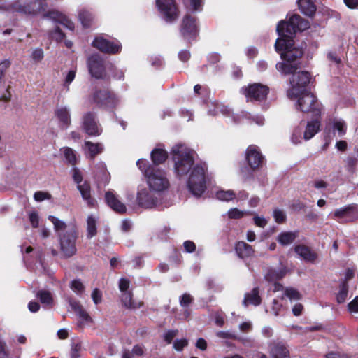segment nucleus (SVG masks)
Wrapping results in <instances>:
<instances>
[{
  "label": "nucleus",
  "instance_id": "1",
  "mask_svg": "<svg viewBox=\"0 0 358 358\" xmlns=\"http://www.w3.org/2000/svg\"><path fill=\"white\" fill-rule=\"evenodd\" d=\"M309 28V22L298 14L292 15L287 21L278 22L276 31L279 36L275 43V51L286 62H278L276 69L284 75L296 73L300 69L299 64L292 62L301 59L304 54V49L294 45V38L298 31H303Z\"/></svg>",
  "mask_w": 358,
  "mask_h": 358
},
{
  "label": "nucleus",
  "instance_id": "2",
  "mask_svg": "<svg viewBox=\"0 0 358 358\" xmlns=\"http://www.w3.org/2000/svg\"><path fill=\"white\" fill-rule=\"evenodd\" d=\"M136 165L143 174L150 190L162 192L169 188L170 182L164 170L151 165L145 159H138Z\"/></svg>",
  "mask_w": 358,
  "mask_h": 358
},
{
  "label": "nucleus",
  "instance_id": "3",
  "mask_svg": "<svg viewBox=\"0 0 358 358\" xmlns=\"http://www.w3.org/2000/svg\"><path fill=\"white\" fill-rule=\"evenodd\" d=\"M212 176L208 173L205 163L196 164L190 170L187 182L189 192L196 198H201L207 189V185L211 183Z\"/></svg>",
  "mask_w": 358,
  "mask_h": 358
},
{
  "label": "nucleus",
  "instance_id": "4",
  "mask_svg": "<svg viewBox=\"0 0 358 358\" xmlns=\"http://www.w3.org/2000/svg\"><path fill=\"white\" fill-rule=\"evenodd\" d=\"M45 10V3L41 0H17L12 3L0 2V11L17 13L21 15L35 16Z\"/></svg>",
  "mask_w": 358,
  "mask_h": 358
},
{
  "label": "nucleus",
  "instance_id": "5",
  "mask_svg": "<svg viewBox=\"0 0 358 358\" xmlns=\"http://www.w3.org/2000/svg\"><path fill=\"white\" fill-rule=\"evenodd\" d=\"M296 109L303 113L310 114L312 118H321L322 104L317 96L310 92L301 93L297 96Z\"/></svg>",
  "mask_w": 358,
  "mask_h": 358
},
{
  "label": "nucleus",
  "instance_id": "6",
  "mask_svg": "<svg viewBox=\"0 0 358 358\" xmlns=\"http://www.w3.org/2000/svg\"><path fill=\"white\" fill-rule=\"evenodd\" d=\"M311 75L308 71H301L296 73H293L289 79L291 88L287 92V96L291 99H294L301 93L308 92L306 87L310 83Z\"/></svg>",
  "mask_w": 358,
  "mask_h": 358
},
{
  "label": "nucleus",
  "instance_id": "7",
  "mask_svg": "<svg viewBox=\"0 0 358 358\" xmlns=\"http://www.w3.org/2000/svg\"><path fill=\"white\" fill-rule=\"evenodd\" d=\"M195 14L187 12L180 25V33L188 43L195 41L199 33V21Z\"/></svg>",
  "mask_w": 358,
  "mask_h": 358
},
{
  "label": "nucleus",
  "instance_id": "8",
  "mask_svg": "<svg viewBox=\"0 0 358 358\" xmlns=\"http://www.w3.org/2000/svg\"><path fill=\"white\" fill-rule=\"evenodd\" d=\"M59 241L62 252L66 257H71L76 252V241L78 232L72 228L63 234H59Z\"/></svg>",
  "mask_w": 358,
  "mask_h": 358
},
{
  "label": "nucleus",
  "instance_id": "9",
  "mask_svg": "<svg viewBox=\"0 0 358 358\" xmlns=\"http://www.w3.org/2000/svg\"><path fill=\"white\" fill-rule=\"evenodd\" d=\"M241 91L248 101L261 102L267 99L270 89L266 85L255 83L242 87Z\"/></svg>",
  "mask_w": 358,
  "mask_h": 358
},
{
  "label": "nucleus",
  "instance_id": "10",
  "mask_svg": "<svg viewBox=\"0 0 358 358\" xmlns=\"http://www.w3.org/2000/svg\"><path fill=\"white\" fill-rule=\"evenodd\" d=\"M245 161L252 171L262 168L265 163V158L259 148L256 145H250L245 153Z\"/></svg>",
  "mask_w": 358,
  "mask_h": 358
},
{
  "label": "nucleus",
  "instance_id": "11",
  "mask_svg": "<svg viewBox=\"0 0 358 358\" xmlns=\"http://www.w3.org/2000/svg\"><path fill=\"white\" fill-rule=\"evenodd\" d=\"M197 157L198 155L194 150L180 143V176L187 173L194 166V164Z\"/></svg>",
  "mask_w": 358,
  "mask_h": 358
},
{
  "label": "nucleus",
  "instance_id": "12",
  "mask_svg": "<svg viewBox=\"0 0 358 358\" xmlns=\"http://www.w3.org/2000/svg\"><path fill=\"white\" fill-rule=\"evenodd\" d=\"M92 99L99 106L106 108H115L120 101L113 93L106 90L96 91Z\"/></svg>",
  "mask_w": 358,
  "mask_h": 358
},
{
  "label": "nucleus",
  "instance_id": "13",
  "mask_svg": "<svg viewBox=\"0 0 358 358\" xmlns=\"http://www.w3.org/2000/svg\"><path fill=\"white\" fill-rule=\"evenodd\" d=\"M148 189L143 185L138 187L136 202L139 206L144 208H152L157 206V198Z\"/></svg>",
  "mask_w": 358,
  "mask_h": 358
},
{
  "label": "nucleus",
  "instance_id": "14",
  "mask_svg": "<svg viewBox=\"0 0 358 358\" xmlns=\"http://www.w3.org/2000/svg\"><path fill=\"white\" fill-rule=\"evenodd\" d=\"M82 127L83 130L90 136H99L102 129L96 120V114L87 112L83 116Z\"/></svg>",
  "mask_w": 358,
  "mask_h": 358
},
{
  "label": "nucleus",
  "instance_id": "15",
  "mask_svg": "<svg viewBox=\"0 0 358 358\" xmlns=\"http://www.w3.org/2000/svg\"><path fill=\"white\" fill-rule=\"evenodd\" d=\"M156 4L166 22L176 20L177 8L173 0H156Z\"/></svg>",
  "mask_w": 358,
  "mask_h": 358
},
{
  "label": "nucleus",
  "instance_id": "16",
  "mask_svg": "<svg viewBox=\"0 0 358 358\" xmlns=\"http://www.w3.org/2000/svg\"><path fill=\"white\" fill-rule=\"evenodd\" d=\"M92 44L94 48L106 53H117L120 51L122 48L119 42L110 41L104 38L103 36L96 37Z\"/></svg>",
  "mask_w": 358,
  "mask_h": 358
},
{
  "label": "nucleus",
  "instance_id": "17",
  "mask_svg": "<svg viewBox=\"0 0 358 358\" xmlns=\"http://www.w3.org/2000/svg\"><path fill=\"white\" fill-rule=\"evenodd\" d=\"M87 66L92 76L96 78H102L105 68L103 61L99 55H91L87 59Z\"/></svg>",
  "mask_w": 358,
  "mask_h": 358
},
{
  "label": "nucleus",
  "instance_id": "18",
  "mask_svg": "<svg viewBox=\"0 0 358 358\" xmlns=\"http://www.w3.org/2000/svg\"><path fill=\"white\" fill-rule=\"evenodd\" d=\"M334 216L336 218L347 217L349 221H354L358 218V205L352 203L336 209Z\"/></svg>",
  "mask_w": 358,
  "mask_h": 358
},
{
  "label": "nucleus",
  "instance_id": "19",
  "mask_svg": "<svg viewBox=\"0 0 358 358\" xmlns=\"http://www.w3.org/2000/svg\"><path fill=\"white\" fill-rule=\"evenodd\" d=\"M105 199L107 204L115 212L119 213H124L126 212V206L122 203L117 195L113 190H108L105 194Z\"/></svg>",
  "mask_w": 358,
  "mask_h": 358
},
{
  "label": "nucleus",
  "instance_id": "20",
  "mask_svg": "<svg viewBox=\"0 0 358 358\" xmlns=\"http://www.w3.org/2000/svg\"><path fill=\"white\" fill-rule=\"evenodd\" d=\"M59 120V125L63 129H67L71 124L70 109L66 106L57 107L55 112Z\"/></svg>",
  "mask_w": 358,
  "mask_h": 358
},
{
  "label": "nucleus",
  "instance_id": "21",
  "mask_svg": "<svg viewBox=\"0 0 358 358\" xmlns=\"http://www.w3.org/2000/svg\"><path fill=\"white\" fill-rule=\"evenodd\" d=\"M194 302V298L189 294H184L180 297V306L182 308L180 310V319L188 320L192 314L191 305Z\"/></svg>",
  "mask_w": 358,
  "mask_h": 358
},
{
  "label": "nucleus",
  "instance_id": "22",
  "mask_svg": "<svg viewBox=\"0 0 358 358\" xmlns=\"http://www.w3.org/2000/svg\"><path fill=\"white\" fill-rule=\"evenodd\" d=\"M271 355L272 358H290V353L287 346L283 342H275L271 345Z\"/></svg>",
  "mask_w": 358,
  "mask_h": 358
},
{
  "label": "nucleus",
  "instance_id": "23",
  "mask_svg": "<svg viewBox=\"0 0 358 358\" xmlns=\"http://www.w3.org/2000/svg\"><path fill=\"white\" fill-rule=\"evenodd\" d=\"M295 252L301 257L305 261L314 262L317 259V254L310 248L305 245H298L294 248Z\"/></svg>",
  "mask_w": 358,
  "mask_h": 358
},
{
  "label": "nucleus",
  "instance_id": "24",
  "mask_svg": "<svg viewBox=\"0 0 358 358\" xmlns=\"http://www.w3.org/2000/svg\"><path fill=\"white\" fill-rule=\"evenodd\" d=\"M69 303L72 310H74L79 317L80 320V325H82L84 323H88L91 321V317L88 313L85 310H83L82 306L78 301L70 299L69 300Z\"/></svg>",
  "mask_w": 358,
  "mask_h": 358
},
{
  "label": "nucleus",
  "instance_id": "25",
  "mask_svg": "<svg viewBox=\"0 0 358 358\" xmlns=\"http://www.w3.org/2000/svg\"><path fill=\"white\" fill-rule=\"evenodd\" d=\"M235 251L238 257L245 259L251 257L255 253L253 248L247 243L240 241L235 245Z\"/></svg>",
  "mask_w": 358,
  "mask_h": 358
},
{
  "label": "nucleus",
  "instance_id": "26",
  "mask_svg": "<svg viewBox=\"0 0 358 358\" xmlns=\"http://www.w3.org/2000/svg\"><path fill=\"white\" fill-rule=\"evenodd\" d=\"M262 303V298L259 296V289L258 287H254L251 292L245 293L243 305L248 307L249 305L259 306Z\"/></svg>",
  "mask_w": 358,
  "mask_h": 358
},
{
  "label": "nucleus",
  "instance_id": "27",
  "mask_svg": "<svg viewBox=\"0 0 358 358\" xmlns=\"http://www.w3.org/2000/svg\"><path fill=\"white\" fill-rule=\"evenodd\" d=\"M315 1V0H298L297 3L301 12L308 17L314 16L317 10Z\"/></svg>",
  "mask_w": 358,
  "mask_h": 358
},
{
  "label": "nucleus",
  "instance_id": "28",
  "mask_svg": "<svg viewBox=\"0 0 358 358\" xmlns=\"http://www.w3.org/2000/svg\"><path fill=\"white\" fill-rule=\"evenodd\" d=\"M312 121L307 123L303 138L305 140H310L319 131L320 127V118H313Z\"/></svg>",
  "mask_w": 358,
  "mask_h": 358
},
{
  "label": "nucleus",
  "instance_id": "29",
  "mask_svg": "<svg viewBox=\"0 0 358 358\" xmlns=\"http://www.w3.org/2000/svg\"><path fill=\"white\" fill-rule=\"evenodd\" d=\"M47 16L70 30H73L74 29V24L61 13L57 11H51L49 12Z\"/></svg>",
  "mask_w": 358,
  "mask_h": 358
},
{
  "label": "nucleus",
  "instance_id": "30",
  "mask_svg": "<svg viewBox=\"0 0 358 358\" xmlns=\"http://www.w3.org/2000/svg\"><path fill=\"white\" fill-rule=\"evenodd\" d=\"M153 166H156L163 164L168 157L167 152L161 148H155L150 153Z\"/></svg>",
  "mask_w": 358,
  "mask_h": 358
},
{
  "label": "nucleus",
  "instance_id": "31",
  "mask_svg": "<svg viewBox=\"0 0 358 358\" xmlns=\"http://www.w3.org/2000/svg\"><path fill=\"white\" fill-rule=\"evenodd\" d=\"M182 4L187 13H196L203 10L204 0H182Z\"/></svg>",
  "mask_w": 358,
  "mask_h": 358
},
{
  "label": "nucleus",
  "instance_id": "32",
  "mask_svg": "<svg viewBox=\"0 0 358 358\" xmlns=\"http://www.w3.org/2000/svg\"><path fill=\"white\" fill-rule=\"evenodd\" d=\"M121 301L124 307L129 309H136L142 305L141 302L135 301L132 299L131 291H127L121 294Z\"/></svg>",
  "mask_w": 358,
  "mask_h": 358
},
{
  "label": "nucleus",
  "instance_id": "33",
  "mask_svg": "<svg viewBox=\"0 0 358 358\" xmlns=\"http://www.w3.org/2000/svg\"><path fill=\"white\" fill-rule=\"evenodd\" d=\"M285 275L286 271L285 269L269 268L264 278L266 281L273 282L281 280Z\"/></svg>",
  "mask_w": 358,
  "mask_h": 358
},
{
  "label": "nucleus",
  "instance_id": "34",
  "mask_svg": "<svg viewBox=\"0 0 358 358\" xmlns=\"http://www.w3.org/2000/svg\"><path fill=\"white\" fill-rule=\"evenodd\" d=\"M297 236V231H285L278 234L277 240L282 245H287L292 243Z\"/></svg>",
  "mask_w": 358,
  "mask_h": 358
},
{
  "label": "nucleus",
  "instance_id": "35",
  "mask_svg": "<svg viewBox=\"0 0 358 358\" xmlns=\"http://www.w3.org/2000/svg\"><path fill=\"white\" fill-rule=\"evenodd\" d=\"M78 188L83 199L87 201L89 206H93L95 203V200L91 197L90 185L85 182L83 184L78 185Z\"/></svg>",
  "mask_w": 358,
  "mask_h": 358
},
{
  "label": "nucleus",
  "instance_id": "36",
  "mask_svg": "<svg viewBox=\"0 0 358 358\" xmlns=\"http://www.w3.org/2000/svg\"><path fill=\"white\" fill-rule=\"evenodd\" d=\"M36 296L44 306L49 308L52 307L53 297L50 292L48 290H40L37 292Z\"/></svg>",
  "mask_w": 358,
  "mask_h": 358
},
{
  "label": "nucleus",
  "instance_id": "37",
  "mask_svg": "<svg viewBox=\"0 0 358 358\" xmlns=\"http://www.w3.org/2000/svg\"><path fill=\"white\" fill-rule=\"evenodd\" d=\"M85 145L87 149V156L94 159V157L101 153L103 149V145L101 143H93L90 141H85Z\"/></svg>",
  "mask_w": 358,
  "mask_h": 358
},
{
  "label": "nucleus",
  "instance_id": "38",
  "mask_svg": "<svg viewBox=\"0 0 358 358\" xmlns=\"http://www.w3.org/2000/svg\"><path fill=\"white\" fill-rule=\"evenodd\" d=\"M340 290L336 294V301L338 303H343L348 294L349 285L346 281H342L339 286Z\"/></svg>",
  "mask_w": 358,
  "mask_h": 358
},
{
  "label": "nucleus",
  "instance_id": "39",
  "mask_svg": "<svg viewBox=\"0 0 358 358\" xmlns=\"http://www.w3.org/2000/svg\"><path fill=\"white\" fill-rule=\"evenodd\" d=\"M48 220L52 223L54 229L57 233L58 236L59 234H62V232L65 231L67 228L65 222L53 215H49Z\"/></svg>",
  "mask_w": 358,
  "mask_h": 358
},
{
  "label": "nucleus",
  "instance_id": "40",
  "mask_svg": "<svg viewBox=\"0 0 358 358\" xmlns=\"http://www.w3.org/2000/svg\"><path fill=\"white\" fill-rule=\"evenodd\" d=\"M97 218L94 215H89L87 220V237L92 238L96 234Z\"/></svg>",
  "mask_w": 358,
  "mask_h": 358
},
{
  "label": "nucleus",
  "instance_id": "41",
  "mask_svg": "<svg viewBox=\"0 0 358 358\" xmlns=\"http://www.w3.org/2000/svg\"><path fill=\"white\" fill-rule=\"evenodd\" d=\"M215 196L218 200L222 201H230L234 200L236 198V193L231 189L229 190H218Z\"/></svg>",
  "mask_w": 358,
  "mask_h": 358
},
{
  "label": "nucleus",
  "instance_id": "42",
  "mask_svg": "<svg viewBox=\"0 0 358 358\" xmlns=\"http://www.w3.org/2000/svg\"><path fill=\"white\" fill-rule=\"evenodd\" d=\"M79 20L84 27H89L93 20V17L90 11L82 10L79 13Z\"/></svg>",
  "mask_w": 358,
  "mask_h": 358
},
{
  "label": "nucleus",
  "instance_id": "43",
  "mask_svg": "<svg viewBox=\"0 0 358 358\" xmlns=\"http://www.w3.org/2000/svg\"><path fill=\"white\" fill-rule=\"evenodd\" d=\"M70 288L75 292L78 296H81L85 292V287L83 284L80 280L76 279L71 281L70 284Z\"/></svg>",
  "mask_w": 358,
  "mask_h": 358
},
{
  "label": "nucleus",
  "instance_id": "44",
  "mask_svg": "<svg viewBox=\"0 0 358 358\" xmlns=\"http://www.w3.org/2000/svg\"><path fill=\"white\" fill-rule=\"evenodd\" d=\"M64 155L66 160L71 165H75L76 163V155L74 150L70 148H64Z\"/></svg>",
  "mask_w": 358,
  "mask_h": 358
},
{
  "label": "nucleus",
  "instance_id": "45",
  "mask_svg": "<svg viewBox=\"0 0 358 358\" xmlns=\"http://www.w3.org/2000/svg\"><path fill=\"white\" fill-rule=\"evenodd\" d=\"M333 129L334 131H338V135L340 136H343L346 134L347 127L346 124L343 121L336 120L333 123Z\"/></svg>",
  "mask_w": 358,
  "mask_h": 358
},
{
  "label": "nucleus",
  "instance_id": "46",
  "mask_svg": "<svg viewBox=\"0 0 358 358\" xmlns=\"http://www.w3.org/2000/svg\"><path fill=\"white\" fill-rule=\"evenodd\" d=\"M357 159L354 156H348L346 159L345 168L348 172L354 173L357 164Z\"/></svg>",
  "mask_w": 358,
  "mask_h": 358
},
{
  "label": "nucleus",
  "instance_id": "47",
  "mask_svg": "<svg viewBox=\"0 0 358 358\" xmlns=\"http://www.w3.org/2000/svg\"><path fill=\"white\" fill-rule=\"evenodd\" d=\"M285 294L291 300H299L301 299V294L292 287L286 288L285 290Z\"/></svg>",
  "mask_w": 358,
  "mask_h": 358
},
{
  "label": "nucleus",
  "instance_id": "48",
  "mask_svg": "<svg viewBox=\"0 0 358 358\" xmlns=\"http://www.w3.org/2000/svg\"><path fill=\"white\" fill-rule=\"evenodd\" d=\"M273 217L275 221L278 224L284 223L286 221L285 213L280 209H275L273 210Z\"/></svg>",
  "mask_w": 358,
  "mask_h": 358
},
{
  "label": "nucleus",
  "instance_id": "49",
  "mask_svg": "<svg viewBox=\"0 0 358 358\" xmlns=\"http://www.w3.org/2000/svg\"><path fill=\"white\" fill-rule=\"evenodd\" d=\"M82 350V343L80 342L73 343L71 346V355L72 358H78L80 352Z\"/></svg>",
  "mask_w": 358,
  "mask_h": 358
},
{
  "label": "nucleus",
  "instance_id": "50",
  "mask_svg": "<svg viewBox=\"0 0 358 358\" xmlns=\"http://www.w3.org/2000/svg\"><path fill=\"white\" fill-rule=\"evenodd\" d=\"M245 215V213L236 208H231L228 211V217L230 219H240Z\"/></svg>",
  "mask_w": 358,
  "mask_h": 358
},
{
  "label": "nucleus",
  "instance_id": "51",
  "mask_svg": "<svg viewBox=\"0 0 358 358\" xmlns=\"http://www.w3.org/2000/svg\"><path fill=\"white\" fill-rule=\"evenodd\" d=\"M173 152V160L175 163V171L176 173L178 172V164H179V145H175L172 149Z\"/></svg>",
  "mask_w": 358,
  "mask_h": 358
},
{
  "label": "nucleus",
  "instance_id": "52",
  "mask_svg": "<svg viewBox=\"0 0 358 358\" xmlns=\"http://www.w3.org/2000/svg\"><path fill=\"white\" fill-rule=\"evenodd\" d=\"M10 66V61L8 59H5L0 62V81L3 79L4 77V74L7 69Z\"/></svg>",
  "mask_w": 358,
  "mask_h": 358
},
{
  "label": "nucleus",
  "instance_id": "53",
  "mask_svg": "<svg viewBox=\"0 0 358 358\" xmlns=\"http://www.w3.org/2000/svg\"><path fill=\"white\" fill-rule=\"evenodd\" d=\"M290 208L294 211H300L306 208V204L299 199L294 200L290 205Z\"/></svg>",
  "mask_w": 358,
  "mask_h": 358
},
{
  "label": "nucleus",
  "instance_id": "54",
  "mask_svg": "<svg viewBox=\"0 0 358 358\" xmlns=\"http://www.w3.org/2000/svg\"><path fill=\"white\" fill-rule=\"evenodd\" d=\"M50 36L57 41H62L64 38V34L59 28L57 27L50 33Z\"/></svg>",
  "mask_w": 358,
  "mask_h": 358
},
{
  "label": "nucleus",
  "instance_id": "55",
  "mask_svg": "<svg viewBox=\"0 0 358 358\" xmlns=\"http://www.w3.org/2000/svg\"><path fill=\"white\" fill-rule=\"evenodd\" d=\"M130 286V282L128 279L121 278L119 281V289L121 293H123L127 291H130L129 289Z\"/></svg>",
  "mask_w": 358,
  "mask_h": 358
},
{
  "label": "nucleus",
  "instance_id": "56",
  "mask_svg": "<svg viewBox=\"0 0 358 358\" xmlns=\"http://www.w3.org/2000/svg\"><path fill=\"white\" fill-rule=\"evenodd\" d=\"M31 58L35 62H40L43 58V51L41 48H36L33 50L31 54Z\"/></svg>",
  "mask_w": 358,
  "mask_h": 358
},
{
  "label": "nucleus",
  "instance_id": "57",
  "mask_svg": "<svg viewBox=\"0 0 358 358\" xmlns=\"http://www.w3.org/2000/svg\"><path fill=\"white\" fill-rule=\"evenodd\" d=\"M92 299L95 304L100 303L102 300L101 292L97 288L94 289L92 293Z\"/></svg>",
  "mask_w": 358,
  "mask_h": 358
},
{
  "label": "nucleus",
  "instance_id": "58",
  "mask_svg": "<svg viewBox=\"0 0 358 358\" xmlns=\"http://www.w3.org/2000/svg\"><path fill=\"white\" fill-rule=\"evenodd\" d=\"M184 250L186 252L192 253L196 250V244L192 241H185L183 243Z\"/></svg>",
  "mask_w": 358,
  "mask_h": 358
},
{
  "label": "nucleus",
  "instance_id": "59",
  "mask_svg": "<svg viewBox=\"0 0 358 358\" xmlns=\"http://www.w3.org/2000/svg\"><path fill=\"white\" fill-rule=\"evenodd\" d=\"M29 221L31 222V224L33 227L36 228L38 227L39 223V217L37 213L32 212L29 214Z\"/></svg>",
  "mask_w": 358,
  "mask_h": 358
},
{
  "label": "nucleus",
  "instance_id": "60",
  "mask_svg": "<svg viewBox=\"0 0 358 358\" xmlns=\"http://www.w3.org/2000/svg\"><path fill=\"white\" fill-rule=\"evenodd\" d=\"M348 308L351 313H358V296L348 303Z\"/></svg>",
  "mask_w": 358,
  "mask_h": 358
},
{
  "label": "nucleus",
  "instance_id": "61",
  "mask_svg": "<svg viewBox=\"0 0 358 358\" xmlns=\"http://www.w3.org/2000/svg\"><path fill=\"white\" fill-rule=\"evenodd\" d=\"M177 330H169L164 334V341H166L167 343H171L175 336L177 335Z\"/></svg>",
  "mask_w": 358,
  "mask_h": 358
},
{
  "label": "nucleus",
  "instance_id": "62",
  "mask_svg": "<svg viewBox=\"0 0 358 358\" xmlns=\"http://www.w3.org/2000/svg\"><path fill=\"white\" fill-rule=\"evenodd\" d=\"M34 199L36 201H43L45 199H50V196L46 192H36L34 195Z\"/></svg>",
  "mask_w": 358,
  "mask_h": 358
},
{
  "label": "nucleus",
  "instance_id": "63",
  "mask_svg": "<svg viewBox=\"0 0 358 358\" xmlns=\"http://www.w3.org/2000/svg\"><path fill=\"white\" fill-rule=\"evenodd\" d=\"M325 358H349L347 354L340 352H329L325 355Z\"/></svg>",
  "mask_w": 358,
  "mask_h": 358
},
{
  "label": "nucleus",
  "instance_id": "64",
  "mask_svg": "<svg viewBox=\"0 0 358 358\" xmlns=\"http://www.w3.org/2000/svg\"><path fill=\"white\" fill-rule=\"evenodd\" d=\"M75 76H76V70L72 69V70L69 71V72L67 73L66 78H65L64 85H70V83H71V82L74 80Z\"/></svg>",
  "mask_w": 358,
  "mask_h": 358
}]
</instances>
